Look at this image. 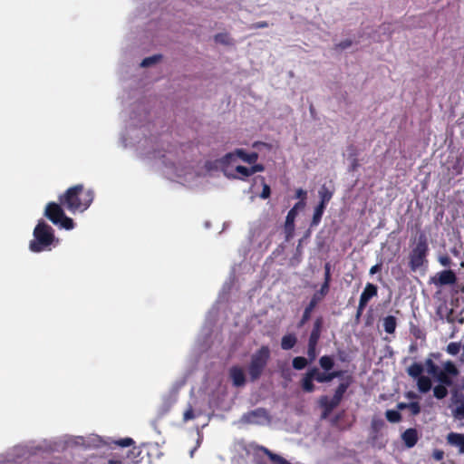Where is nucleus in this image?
<instances>
[{
	"label": "nucleus",
	"instance_id": "1",
	"mask_svg": "<svg viewBox=\"0 0 464 464\" xmlns=\"http://www.w3.org/2000/svg\"><path fill=\"white\" fill-rule=\"evenodd\" d=\"M93 191L85 189L83 185L78 184L69 188L59 197V202L72 213L85 211L92 203Z\"/></svg>",
	"mask_w": 464,
	"mask_h": 464
},
{
	"label": "nucleus",
	"instance_id": "2",
	"mask_svg": "<svg viewBox=\"0 0 464 464\" xmlns=\"http://www.w3.org/2000/svg\"><path fill=\"white\" fill-rule=\"evenodd\" d=\"M429 243L427 236L421 232L415 240L409 254V267L411 272H417L428 266Z\"/></svg>",
	"mask_w": 464,
	"mask_h": 464
},
{
	"label": "nucleus",
	"instance_id": "3",
	"mask_svg": "<svg viewBox=\"0 0 464 464\" xmlns=\"http://www.w3.org/2000/svg\"><path fill=\"white\" fill-rule=\"evenodd\" d=\"M34 237L29 244L32 252L39 253L48 248L54 241V233L51 226L41 220L34 229Z\"/></svg>",
	"mask_w": 464,
	"mask_h": 464
},
{
	"label": "nucleus",
	"instance_id": "4",
	"mask_svg": "<svg viewBox=\"0 0 464 464\" xmlns=\"http://www.w3.org/2000/svg\"><path fill=\"white\" fill-rule=\"evenodd\" d=\"M343 371H334L330 372H322L317 367H312L304 373L301 380V387L305 392H313L315 390L314 381L320 383L330 382L335 378H340Z\"/></svg>",
	"mask_w": 464,
	"mask_h": 464
},
{
	"label": "nucleus",
	"instance_id": "5",
	"mask_svg": "<svg viewBox=\"0 0 464 464\" xmlns=\"http://www.w3.org/2000/svg\"><path fill=\"white\" fill-rule=\"evenodd\" d=\"M270 355L271 352L268 345H262L251 355L247 366V373L251 382H256L262 376L270 360Z\"/></svg>",
	"mask_w": 464,
	"mask_h": 464
},
{
	"label": "nucleus",
	"instance_id": "6",
	"mask_svg": "<svg viewBox=\"0 0 464 464\" xmlns=\"http://www.w3.org/2000/svg\"><path fill=\"white\" fill-rule=\"evenodd\" d=\"M237 157L242 160L244 162L248 164H254L258 160V154L256 152L246 153L243 149H237L233 152H228L221 159H218L215 161H208L206 163V167L208 169H214L218 168H225L230 164L231 161Z\"/></svg>",
	"mask_w": 464,
	"mask_h": 464
},
{
	"label": "nucleus",
	"instance_id": "7",
	"mask_svg": "<svg viewBox=\"0 0 464 464\" xmlns=\"http://www.w3.org/2000/svg\"><path fill=\"white\" fill-rule=\"evenodd\" d=\"M62 206L60 202H49L45 207L44 216L54 225L67 230L72 229L74 222L65 215Z\"/></svg>",
	"mask_w": 464,
	"mask_h": 464
},
{
	"label": "nucleus",
	"instance_id": "8",
	"mask_svg": "<svg viewBox=\"0 0 464 464\" xmlns=\"http://www.w3.org/2000/svg\"><path fill=\"white\" fill-rule=\"evenodd\" d=\"M370 44L369 41V34L362 33L358 34H353L352 36L346 37L341 40L338 44H335V49L340 51L345 50H358L361 48H364Z\"/></svg>",
	"mask_w": 464,
	"mask_h": 464
},
{
	"label": "nucleus",
	"instance_id": "9",
	"mask_svg": "<svg viewBox=\"0 0 464 464\" xmlns=\"http://www.w3.org/2000/svg\"><path fill=\"white\" fill-rule=\"evenodd\" d=\"M459 374V371L456 364L451 361H446L442 363V369L434 378L439 382V384L450 387L453 385V378Z\"/></svg>",
	"mask_w": 464,
	"mask_h": 464
},
{
	"label": "nucleus",
	"instance_id": "10",
	"mask_svg": "<svg viewBox=\"0 0 464 464\" xmlns=\"http://www.w3.org/2000/svg\"><path fill=\"white\" fill-rule=\"evenodd\" d=\"M456 281V274L450 269L439 272L430 279V283L434 284L437 286L453 285Z\"/></svg>",
	"mask_w": 464,
	"mask_h": 464
},
{
	"label": "nucleus",
	"instance_id": "11",
	"mask_svg": "<svg viewBox=\"0 0 464 464\" xmlns=\"http://www.w3.org/2000/svg\"><path fill=\"white\" fill-rule=\"evenodd\" d=\"M141 450L139 447H132L128 450L126 456L121 459L112 458L108 460V464H138L140 460Z\"/></svg>",
	"mask_w": 464,
	"mask_h": 464
},
{
	"label": "nucleus",
	"instance_id": "12",
	"mask_svg": "<svg viewBox=\"0 0 464 464\" xmlns=\"http://www.w3.org/2000/svg\"><path fill=\"white\" fill-rule=\"evenodd\" d=\"M266 419H268V413L265 408H257L243 415V420L249 424H259L260 420Z\"/></svg>",
	"mask_w": 464,
	"mask_h": 464
},
{
	"label": "nucleus",
	"instance_id": "13",
	"mask_svg": "<svg viewBox=\"0 0 464 464\" xmlns=\"http://www.w3.org/2000/svg\"><path fill=\"white\" fill-rule=\"evenodd\" d=\"M229 377L235 387H243L246 382L244 370L237 365H234L229 369Z\"/></svg>",
	"mask_w": 464,
	"mask_h": 464
},
{
	"label": "nucleus",
	"instance_id": "14",
	"mask_svg": "<svg viewBox=\"0 0 464 464\" xmlns=\"http://www.w3.org/2000/svg\"><path fill=\"white\" fill-rule=\"evenodd\" d=\"M385 427L384 420L380 417H372L371 421V430H370V440L372 442H375L381 433V430Z\"/></svg>",
	"mask_w": 464,
	"mask_h": 464
},
{
	"label": "nucleus",
	"instance_id": "15",
	"mask_svg": "<svg viewBox=\"0 0 464 464\" xmlns=\"http://www.w3.org/2000/svg\"><path fill=\"white\" fill-rule=\"evenodd\" d=\"M323 325L324 318L322 316H318L314 322L313 328L308 338L309 343H319L323 330Z\"/></svg>",
	"mask_w": 464,
	"mask_h": 464
},
{
	"label": "nucleus",
	"instance_id": "16",
	"mask_svg": "<svg viewBox=\"0 0 464 464\" xmlns=\"http://www.w3.org/2000/svg\"><path fill=\"white\" fill-rule=\"evenodd\" d=\"M305 206V202L298 201L295 205L288 211L285 218V228L294 229V222L297 216L298 209L303 208Z\"/></svg>",
	"mask_w": 464,
	"mask_h": 464
},
{
	"label": "nucleus",
	"instance_id": "17",
	"mask_svg": "<svg viewBox=\"0 0 464 464\" xmlns=\"http://www.w3.org/2000/svg\"><path fill=\"white\" fill-rule=\"evenodd\" d=\"M377 295H378L377 285H375L372 283H367L363 291L361 294L359 301L365 304H368L370 300L372 298H373L374 296H377Z\"/></svg>",
	"mask_w": 464,
	"mask_h": 464
},
{
	"label": "nucleus",
	"instance_id": "18",
	"mask_svg": "<svg viewBox=\"0 0 464 464\" xmlns=\"http://www.w3.org/2000/svg\"><path fill=\"white\" fill-rule=\"evenodd\" d=\"M401 440L407 448L414 447L419 440L417 430L413 428L407 429L401 434Z\"/></svg>",
	"mask_w": 464,
	"mask_h": 464
},
{
	"label": "nucleus",
	"instance_id": "19",
	"mask_svg": "<svg viewBox=\"0 0 464 464\" xmlns=\"http://www.w3.org/2000/svg\"><path fill=\"white\" fill-rule=\"evenodd\" d=\"M447 442L459 448V453H464V434L457 432H450L447 435Z\"/></svg>",
	"mask_w": 464,
	"mask_h": 464
},
{
	"label": "nucleus",
	"instance_id": "20",
	"mask_svg": "<svg viewBox=\"0 0 464 464\" xmlns=\"http://www.w3.org/2000/svg\"><path fill=\"white\" fill-rule=\"evenodd\" d=\"M328 293H329L328 291L323 290L322 288H320L318 291H316L313 295L309 304L306 305V307L304 309L308 310V312L312 313L314 311V309L316 307V305L324 298V296Z\"/></svg>",
	"mask_w": 464,
	"mask_h": 464
},
{
	"label": "nucleus",
	"instance_id": "21",
	"mask_svg": "<svg viewBox=\"0 0 464 464\" xmlns=\"http://www.w3.org/2000/svg\"><path fill=\"white\" fill-rule=\"evenodd\" d=\"M351 382L352 378L349 376L346 382H343L338 385L332 398L340 403L343 398L344 393L351 385Z\"/></svg>",
	"mask_w": 464,
	"mask_h": 464
},
{
	"label": "nucleus",
	"instance_id": "22",
	"mask_svg": "<svg viewBox=\"0 0 464 464\" xmlns=\"http://www.w3.org/2000/svg\"><path fill=\"white\" fill-rule=\"evenodd\" d=\"M297 343V337L295 334H286L281 339V348L283 350H291Z\"/></svg>",
	"mask_w": 464,
	"mask_h": 464
},
{
	"label": "nucleus",
	"instance_id": "23",
	"mask_svg": "<svg viewBox=\"0 0 464 464\" xmlns=\"http://www.w3.org/2000/svg\"><path fill=\"white\" fill-rule=\"evenodd\" d=\"M318 195L320 198L318 205H322L326 208L327 204L333 198L334 191L330 190L325 185H323L318 191Z\"/></svg>",
	"mask_w": 464,
	"mask_h": 464
},
{
	"label": "nucleus",
	"instance_id": "24",
	"mask_svg": "<svg viewBox=\"0 0 464 464\" xmlns=\"http://www.w3.org/2000/svg\"><path fill=\"white\" fill-rule=\"evenodd\" d=\"M383 329L387 334H393L397 326V319L393 315H388L383 319Z\"/></svg>",
	"mask_w": 464,
	"mask_h": 464
},
{
	"label": "nucleus",
	"instance_id": "25",
	"mask_svg": "<svg viewBox=\"0 0 464 464\" xmlns=\"http://www.w3.org/2000/svg\"><path fill=\"white\" fill-rule=\"evenodd\" d=\"M325 207H323L322 205H317L314 208V215L312 218V221L310 224L311 227H317L319 223L322 220V217L324 215V212L325 210Z\"/></svg>",
	"mask_w": 464,
	"mask_h": 464
},
{
	"label": "nucleus",
	"instance_id": "26",
	"mask_svg": "<svg viewBox=\"0 0 464 464\" xmlns=\"http://www.w3.org/2000/svg\"><path fill=\"white\" fill-rule=\"evenodd\" d=\"M262 450H263L264 453L269 458V459L274 464H292L291 462H289L288 460H286L280 455H277V454L272 452L271 450H269L266 448H262Z\"/></svg>",
	"mask_w": 464,
	"mask_h": 464
},
{
	"label": "nucleus",
	"instance_id": "27",
	"mask_svg": "<svg viewBox=\"0 0 464 464\" xmlns=\"http://www.w3.org/2000/svg\"><path fill=\"white\" fill-rule=\"evenodd\" d=\"M418 389L420 392L426 393L431 389V381L427 376H420L417 381Z\"/></svg>",
	"mask_w": 464,
	"mask_h": 464
},
{
	"label": "nucleus",
	"instance_id": "28",
	"mask_svg": "<svg viewBox=\"0 0 464 464\" xmlns=\"http://www.w3.org/2000/svg\"><path fill=\"white\" fill-rule=\"evenodd\" d=\"M319 364L324 372H330L334 366V362L331 356L324 355L319 359Z\"/></svg>",
	"mask_w": 464,
	"mask_h": 464
},
{
	"label": "nucleus",
	"instance_id": "29",
	"mask_svg": "<svg viewBox=\"0 0 464 464\" xmlns=\"http://www.w3.org/2000/svg\"><path fill=\"white\" fill-rule=\"evenodd\" d=\"M408 374L412 378H420L422 376L423 372V366L420 363L413 362L411 365H410L407 369Z\"/></svg>",
	"mask_w": 464,
	"mask_h": 464
},
{
	"label": "nucleus",
	"instance_id": "30",
	"mask_svg": "<svg viewBox=\"0 0 464 464\" xmlns=\"http://www.w3.org/2000/svg\"><path fill=\"white\" fill-rule=\"evenodd\" d=\"M324 283L322 284L321 287L323 290H326L329 292L330 290V283L332 279L331 276V265L330 263L324 264Z\"/></svg>",
	"mask_w": 464,
	"mask_h": 464
},
{
	"label": "nucleus",
	"instance_id": "31",
	"mask_svg": "<svg viewBox=\"0 0 464 464\" xmlns=\"http://www.w3.org/2000/svg\"><path fill=\"white\" fill-rule=\"evenodd\" d=\"M217 44H223L226 46L233 45L234 41L227 33H220L215 36Z\"/></svg>",
	"mask_w": 464,
	"mask_h": 464
},
{
	"label": "nucleus",
	"instance_id": "32",
	"mask_svg": "<svg viewBox=\"0 0 464 464\" xmlns=\"http://www.w3.org/2000/svg\"><path fill=\"white\" fill-rule=\"evenodd\" d=\"M448 386L438 384L433 388V395L438 400H442L447 397L449 392L447 389Z\"/></svg>",
	"mask_w": 464,
	"mask_h": 464
},
{
	"label": "nucleus",
	"instance_id": "33",
	"mask_svg": "<svg viewBox=\"0 0 464 464\" xmlns=\"http://www.w3.org/2000/svg\"><path fill=\"white\" fill-rule=\"evenodd\" d=\"M321 404L324 408L325 411L329 412L335 409L340 403L334 401L333 398L329 400L326 396H324L321 399Z\"/></svg>",
	"mask_w": 464,
	"mask_h": 464
},
{
	"label": "nucleus",
	"instance_id": "34",
	"mask_svg": "<svg viewBox=\"0 0 464 464\" xmlns=\"http://www.w3.org/2000/svg\"><path fill=\"white\" fill-rule=\"evenodd\" d=\"M309 362H310L307 360V358L297 356L293 359L292 365L294 369L300 371L304 369Z\"/></svg>",
	"mask_w": 464,
	"mask_h": 464
},
{
	"label": "nucleus",
	"instance_id": "35",
	"mask_svg": "<svg viewBox=\"0 0 464 464\" xmlns=\"http://www.w3.org/2000/svg\"><path fill=\"white\" fill-rule=\"evenodd\" d=\"M425 366L427 368L428 373L432 377H435L440 370V367L430 358L426 359Z\"/></svg>",
	"mask_w": 464,
	"mask_h": 464
},
{
	"label": "nucleus",
	"instance_id": "36",
	"mask_svg": "<svg viewBox=\"0 0 464 464\" xmlns=\"http://www.w3.org/2000/svg\"><path fill=\"white\" fill-rule=\"evenodd\" d=\"M385 417L388 421L392 423L399 422L401 420V414L395 410H387L385 412Z\"/></svg>",
	"mask_w": 464,
	"mask_h": 464
},
{
	"label": "nucleus",
	"instance_id": "37",
	"mask_svg": "<svg viewBox=\"0 0 464 464\" xmlns=\"http://www.w3.org/2000/svg\"><path fill=\"white\" fill-rule=\"evenodd\" d=\"M317 345L318 343H307V360L312 362L317 356Z\"/></svg>",
	"mask_w": 464,
	"mask_h": 464
},
{
	"label": "nucleus",
	"instance_id": "38",
	"mask_svg": "<svg viewBox=\"0 0 464 464\" xmlns=\"http://www.w3.org/2000/svg\"><path fill=\"white\" fill-rule=\"evenodd\" d=\"M236 171L237 173H238L240 176H238L237 178L240 179H246V178L252 176V172L250 170V168H247V167H245V166H237L236 167Z\"/></svg>",
	"mask_w": 464,
	"mask_h": 464
},
{
	"label": "nucleus",
	"instance_id": "39",
	"mask_svg": "<svg viewBox=\"0 0 464 464\" xmlns=\"http://www.w3.org/2000/svg\"><path fill=\"white\" fill-rule=\"evenodd\" d=\"M461 348L460 343L451 342L446 347V352L450 355H457Z\"/></svg>",
	"mask_w": 464,
	"mask_h": 464
},
{
	"label": "nucleus",
	"instance_id": "40",
	"mask_svg": "<svg viewBox=\"0 0 464 464\" xmlns=\"http://www.w3.org/2000/svg\"><path fill=\"white\" fill-rule=\"evenodd\" d=\"M410 332L416 339H425L426 338L425 332L417 325L411 324Z\"/></svg>",
	"mask_w": 464,
	"mask_h": 464
},
{
	"label": "nucleus",
	"instance_id": "41",
	"mask_svg": "<svg viewBox=\"0 0 464 464\" xmlns=\"http://www.w3.org/2000/svg\"><path fill=\"white\" fill-rule=\"evenodd\" d=\"M453 416L458 420L464 419V401H462L460 405L457 406L453 410Z\"/></svg>",
	"mask_w": 464,
	"mask_h": 464
},
{
	"label": "nucleus",
	"instance_id": "42",
	"mask_svg": "<svg viewBox=\"0 0 464 464\" xmlns=\"http://www.w3.org/2000/svg\"><path fill=\"white\" fill-rule=\"evenodd\" d=\"M114 444L120 447H130L134 444V440L131 438H125L115 440Z\"/></svg>",
	"mask_w": 464,
	"mask_h": 464
},
{
	"label": "nucleus",
	"instance_id": "43",
	"mask_svg": "<svg viewBox=\"0 0 464 464\" xmlns=\"http://www.w3.org/2000/svg\"><path fill=\"white\" fill-rule=\"evenodd\" d=\"M195 418L194 411L191 405L188 407V409L183 413V421L187 422Z\"/></svg>",
	"mask_w": 464,
	"mask_h": 464
},
{
	"label": "nucleus",
	"instance_id": "44",
	"mask_svg": "<svg viewBox=\"0 0 464 464\" xmlns=\"http://www.w3.org/2000/svg\"><path fill=\"white\" fill-rule=\"evenodd\" d=\"M439 262L445 267L450 266L452 263L451 258L448 255L440 256L439 257Z\"/></svg>",
	"mask_w": 464,
	"mask_h": 464
},
{
	"label": "nucleus",
	"instance_id": "45",
	"mask_svg": "<svg viewBox=\"0 0 464 464\" xmlns=\"http://www.w3.org/2000/svg\"><path fill=\"white\" fill-rule=\"evenodd\" d=\"M311 314L310 312H308V310H304V313H303V315L301 317V320L299 321V324H298V327H301L303 326L304 324H305L311 318Z\"/></svg>",
	"mask_w": 464,
	"mask_h": 464
},
{
	"label": "nucleus",
	"instance_id": "46",
	"mask_svg": "<svg viewBox=\"0 0 464 464\" xmlns=\"http://www.w3.org/2000/svg\"><path fill=\"white\" fill-rule=\"evenodd\" d=\"M311 314L310 312H308V310H304V313H303V315L301 317V320L299 321V324H298V327H301L303 326L304 324H305L311 318Z\"/></svg>",
	"mask_w": 464,
	"mask_h": 464
},
{
	"label": "nucleus",
	"instance_id": "47",
	"mask_svg": "<svg viewBox=\"0 0 464 464\" xmlns=\"http://www.w3.org/2000/svg\"><path fill=\"white\" fill-rule=\"evenodd\" d=\"M408 408L411 410L413 415H417L420 412V406L419 402L413 401L408 404Z\"/></svg>",
	"mask_w": 464,
	"mask_h": 464
},
{
	"label": "nucleus",
	"instance_id": "48",
	"mask_svg": "<svg viewBox=\"0 0 464 464\" xmlns=\"http://www.w3.org/2000/svg\"><path fill=\"white\" fill-rule=\"evenodd\" d=\"M270 194H271V189H270L269 185H267L266 183H264L263 184L262 192L260 194V197L262 198L266 199V198H268L270 197Z\"/></svg>",
	"mask_w": 464,
	"mask_h": 464
},
{
	"label": "nucleus",
	"instance_id": "49",
	"mask_svg": "<svg viewBox=\"0 0 464 464\" xmlns=\"http://www.w3.org/2000/svg\"><path fill=\"white\" fill-rule=\"evenodd\" d=\"M307 192L303 188H298L295 191V198H299L300 201L305 202Z\"/></svg>",
	"mask_w": 464,
	"mask_h": 464
},
{
	"label": "nucleus",
	"instance_id": "50",
	"mask_svg": "<svg viewBox=\"0 0 464 464\" xmlns=\"http://www.w3.org/2000/svg\"><path fill=\"white\" fill-rule=\"evenodd\" d=\"M432 458L437 461L442 460L444 458V451L441 450H434L432 452Z\"/></svg>",
	"mask_w": 464,
	"mask_h": 464
},
{
	"label": "nucleus",
	"instance_id": "51",
	"mask_svg": "<svg viewBox=\"0 0 464 464\" xmlns=\"http://www.w3.org/2000/svg\"><path fill=\"white\" fill-rule=\"evenodd\" d=\"M367 304L362 303L359 301V304H358V306H357V310H356V320H359L360 317L362 316L365 307H366Z\"/></svg>",
	"mask_w": 464,
	"mask_h": 464
},
{
	"label": "nucleus",
	"instance_id": "52",
	"mask_svg": "<svg viewBox=\"0 0 464 464\" xmlns=\"http://www.w3.org/2000/svg\"><path fill=\"white\" fill-rule=\"evenodd\" d=\"M250 170L252 175L256 172H262L265 170V166L263 164H256L254 163L252 167H250Z\"/></svg>",
	"mask_w": 464,
	"mask_h": 464
},
{
	"label": "nucleus",
	"instance_id": "53",
	"mask_svg": "<svg viewBox=\"0 0 464 464\" xmlns=\"http://www.w3.org/2000/svg\"><path fill=\"white\" fill-rule=\"evenodd\" d=\"M159 61L160 60H141V63H140V67H141V68L150 67V66L155 64Z\"/></svg>",
	"mask_w": 464,
	"mask_h": 464
},
{
	"label": "nucleus",
	"instance_id": "54",
	"mask_svg": "<svg viewBox=\"0 0 464 464\" xmlns=\"http://www.w3.org/2000/svg\"><path fill=\"white\" fill-rule=\"evenodd\" d=\"M382 269V264H376L370 268V275H374L380 272Z\"/></svg>",
	"mask_w": 464,
	"mask_h": 464
},
{
	"label": "nucleus",
	"instance_id": "55",
	"mask_svg": "<svg viewBox=\"0 0 464 464\" xmlns=\"http://www.w3.org/2000/svg\"><path fill=\"white\" fill-rule=\"evenodd\" d=\"M349 150H350V154H349L350 158H353V159L356 158L357 152H356L355 147L354 146H350L349 147Z\"/></svg>",
	"mask_w": 464,
	"mask_h": 464
},
{
	"label": "nucleus",
	"instance_id": "56",
	"mask_svg": "<svg viewBox=\"0 0 464 464\" xmlns=\"http://www.w3.org/2000/svg\"><path fill=\"white\" fill-rule=\"evenodd\" d=\"M358 167H359V162H358L357 158L353 159V162L351 165L352 170H355Z\"/></svg>",
	"mask_w": 464,
	"mask_h": 464
},
{
	"label": "nucleus",
	"instance_id": "57",
	"mask_svg": "<svg viewBox=\"0 0 464 464\" xmlns=\"http://www.w3.org/2000/svg\"><path fill=\"white\" fill-rule=\"evenodd\" d=\"M397 407H398V409H400V410H403V409H405V408H408V404H407V403H404V402H401V403H399V404H398V406H397Z\"/></svg>",
	"mask_w": 464,
	"mask_h": 464
},
{
	"label": "nucleus",
	"instance_id": "58",
	"mask_svg": "<svg viewBox=\"0 0 464 464\" xmlns=\"http://www.w3.org/2000/svg\"><path fill=\"white\" fill-rule=\"evenodd\" d=\"M430 355H431V356H433V357H435V358L440 357V353H431Z\"/></svg>",
	"mask_w": 464,
	"mask_h": 464
},
{
	"label": "nucleus",
	"instance_id": "59",
	"mask_svg": "<svg viewBox=\"0 0 464 464\" xmlns=\"http://www.w3.org/2000/svg\"><path fill=\"white\" fill-rule=\"evenodd\" d=\"M151 58L156 59V58H160V56H157V55H154V56H152Z\"/></svg>",
	"mask_w": 464,
	"mask_h": 464
},
{
	"label": "nucleus",
	"instance_id": "60",
	"mask_svg": "<svg viewBox=\"0 0 464 464\" xmlns=\"http://www.w3.org/2000/svg\"><path fill=\"white\" fill-rule=\"evenodd\" d=\"M310 111H311V112L313 113V111H314V108H313V106H311V107H310Z\"/></svg>",
	"mask_w": 464,
	"mask_h": 464
}]
</instances>
